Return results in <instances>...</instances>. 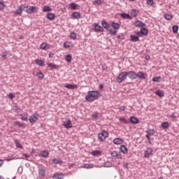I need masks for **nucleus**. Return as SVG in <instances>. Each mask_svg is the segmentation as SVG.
I'll use <instances>...</instances> for the list:
<instances>
[{
  "instance_id": "6",
  "label": "nucleus",
  "mask_w": 179,
  "mask_h": 179,
  "mask_svg": "<svg viewBox=\"0 0 179 179\" xmlns=\"http://www.w3.org/2000/svg\"><path fill=\"white\" fill-rule=\"evenodd\" d=\"M153 155V150L150 148H147L144 152V157L148 158Z\"/></svg>"
},
{
  "instance_id": "43",
  "label": "nucleus",
  "mask_w": 179,
  "mask_h": 179,
  "mask_svg": "<svg viewBox=\"0 0 179 179\" xmlns=\"http://www.w3.org/2000/svg\"><path fill=\"white\" fill-rule=\"evenodd\" d=\"M65 59L67 62H71L72 61V56L71 55H67L65 57Z\"/></svg>"
},
{
  "instance_id": "33",
  "label": "nucleus",
  "mask_w": 179,
  "mask_h": 179,
  "mask_svg": "<svg viewBox=\"0 0 179 179\" xmlns=\"http://www.w3.org/2000/svg\"><path fill=\"white\" fill-rule=\"evenodd\" d=\"M92 156H100L101 155V152L100 150H94L91 152Z\"/></svg>"
},
{
  "instance_id": "44",
  "label": "nucleus",
  "mask_w": 179,
  "mask_h": 179,
  "mask_svg": "<svg viewBox=\"0 0 179 179\" xmlns=\"http://www.w3.org/2000/svg\"><path fill=\"white\" fill-rule=\"evenodd\" d=\"M131 15L133 16V17H136V16H138V12H136V10H132Z\"/></svg>"
},
{
  "instance_id": "3",
  "label": "nucleus",
  "mask_w": 179,
  "mask_h": 179,
  "mask_svg": "<svg viewBox=\"0 0 179 179\" xmlns=\"http://www.w3.org/2000/svg\"><path fill=\"white\" fill-rule=\"evenodd\" d=\"M37 10V7L24 4V12L27 13H34Z\"/></svg>"
},
{
  "instance_id": "29",
  "label": "nucleus",
  "mask_w": 179,
  "mask_h": 179,
  "mask_svg": "<svg viewBox=\"0 0 179 179\" xmlns=\"http://www.w3.org/2000/svg\"><path fill=\"white\" fill-rule=\"evenodd\" d=\"M120 16L121 17H123V19H132V17H131V15H129V14H127L125 13H120Z\"/></svg>"
},
{
  "instance_id": "59",
  "label": "nucleus",
  "mask_w": 179,
  "mask_h": 179,
  "mask_svg": "<svg viewBox=\"0 0 179 179\" xmlns=\"http://www.w3.org/2000/svg\"><path fill=\"white\" fill-rule=\"evenodd\" d=\"M171 118H173V120H175V118H177V116L176 115V113H173L171 115H170Z\"/></svg>"
},
{
  "instance_id": "40",
  "label": "nucleus",
  "mask_w": 179,
  "mask_h": 179,
  "mask_svg": "<svg viewBox=\"0 0 179 179\" xmlns=\"http://www.w3.org/2000/svg\"><path fill=\"white\" fill-rule=\"evenodd\" d=\"M172 31H173V33H175V34L178 33V26H177V25H173V26L172 27Z\"/></svg>"
},
{
  "instance_id": "15",
  "label": "nucleus",
  "mask_w": 179,
  "mask_h": 179,
  "mask_svg": "<svg viewBox=\"0 0 179 179\" xmlns=\"http://www.w3.org/2000/svg\"><path fill=\"white\" fill-rule=\"evenodd\" d=\"M46 19H48V20H54V19H55V14L52 13H48L46 15Z\"/></svg>"
},
{
  "instance_id": "26",
  "label": "nucleus",
  "mask_w": 179,
  "mask_h": 179,
  "mask_svg": "<svg viewBox=\"0 0 179 179\" xmlns=\"http://www.w3.org/2000/svg\"><path fill=\"white\" fill-rule=\"evenodd\" d=\"M35 64H36V65H38V66H44V61L41 59H36Z\"/></svg>"
},
{
  "instance_id": "35",
  "label": "nucleus",
  "mask_w": 179,
  "mask_h": 179,
  "mask_svg": "<svg viewBox=\"0 0 179 179\" xmlns=\"http://www.w3.org/2000/svg\"><path fill=\"white\" fill-rule=\"evenodd\" d=\"M14 124L15 126L18 127V128H23V127H24V124H23V123L17 121L15 122Z\"/></svg>"
},
{
  "instance_id": "53",
  "label": "nucleus",
  "mask_w": 179,
  "mask_h": 179,
  "mask_svg": "<svg viewBox=\"0 0 179 179\" xmlns=\"http://www.w3.org/2000/svg\"><path fill=\"white\" fill-rule=\"evenodd\" d=\"M148 5H150V6H153L155 1L153 0H147Z\"/></svg>"
},
{
  "instance_id": "5",
  "label": "nucleus",
  "mask_w": 179,
  "mask_h": 179,
  "mask_svg": "<svg viewBox=\"0 0 179 179\" xmlns=\"http://www.w3.org/2000/svg\"><path fill=\"white\" fill-rule=\"evenodd\" d=\"M38 118H40V115L38 113H34L33 115L29 117V121L30 124H34V122H36Z\"/></svg>"
},
{
  "instance_id": "14",
  "label": "nucleus",
  "mask_w": 179,
  "mask_h": 179,
  "mask_svg": "<svg viewBox=\"0 0 179 179\" xmlns=\"http://www.w3.org/2000/svg\"><path fill=\"white\" fill-rule=\"evenodd\" d=\"M130 41H132V43H138V41H139V36L130 35Z\"/></svg>"
},
{
  "instance_id": "22",
  "label": "nucleus",
  "mask_w": 179,
  "mask_h": 179,
  "mask_svg": "<svg viewBox=\"0 0 179 179\" xmlns=\"http://www.w3.org/2000/svg\"><path fill=\"white\" fill-rule=\"evenodd\" d=\"M155 94H157V96H159V97H164V92H163V90H158L155 92Z\"/></svg>"
},
{
  "instance_id": "16",
  "label": "nucleus",
  "mask_w": 179,
  "mask_h": 179,
  "mask_svg": "<svg viewBox=\"0 0 179 179\" xmlns=\"http://www.w3.org/2000/svg\"><path fill=\"white\" fill-rule=\"evenodd\" d=\"M129 121L131 124H139V120L134 116L130 117Z\"/></svg>"
},
{
  "instance_id": "24",
  "label": "nucleus",
  "mask_w": 179,
  "mask_h": 179,
  "mask_svg": "<svg viewBox=\"0 0 179 179\" xmlns=\"http://www.w3.org/2000/svg\"><path fill=\"white\" fill-rule=\"evenodd\" d=\"M140 31H141V34L143 36H148V33H149V31H148V29L145 28V27H141Z\"/></svg>"
},
{
  "instance_id": "12",
  "label": "nucleus",
  "mask_w": 179,
  "mask_h": 179,
  "mask_svg": "<svg viewBox=\"0 0 179 179\" xmlns=\"http://www.w3.org/2000/svg\"><path fill=\"white\" fill-rule=\"evenodd\" d=\"M113 143L115 145H122V143H124V140L122 138H116L113 140Z\"/></svg>"
},
{
  "instance_id": "41",
  "label": "nucleus",
  "mask_w": 179,
  "mask_h": 179,
  "mask_svg": "<svg viewBox=\"0 0 179 179\" xmlns=\"http://www.w3.org/2000/svg\"><path fill=\"white\" fill-rule=\"evenodd\" d=\"M70 38H72V40H76L77 38L76 33L75 32L70 33Z\"/></svg>"
},
{
  "instance_id": "38",
  "label": "nucleus",
  "mask_w": 179,
  "mask_h": 179,
  "mask_svg": "<svg viewBox=\"0 0 179 179\" xmlns=\"http://www.w3.org/2000/svg\"><path fill=\"white\" fill-rule=\"evenodd\" d=\"M152 82H162V77L160 76H155L152 78Z\"/></svg>"
},
{
  "instance_id": "19",
  "label": "nucleus",
  "mask_w": 179,
  "mask_h": 179,
  "mask_svg": "<svg viewBox=\"0 0 179 179\" xmlns=\"http://www.w3.org/2000/svg\"><path fill=\"white\" fill-rule=\"evenodd\" d=\"M52 163H53V164H64V161L61 160V159H52L51 160Z\"/></svg>"
},
{
  "instance_id": "64",
  "label": "nucleus",
  "mask_w": 179,
  "mask_h": 179,
  "mask_svg": "<svg viewBox=\"0 0 179 179\" xmlns=\"http://www.w3.org/2000/svg\"><path fill=\"white\" fill-rule=\"evenodd\" d=\"M23 156L26 157V159H29V157H30V155H28L27 154H23Z\"/></svg>"
},
{
  "instance_id": "18",
  "label": "nucleus",
  "mask_w": 179,
  "mask_h": 179,
  "mask_svg": "<svg viewBox=\"0 0 179 179\" xmlns=\"http://www.w3.org/2000/svg\"><path fill=\"white\" fill-rule=\"evenodd\" d=\"M101 24L103 29H106V30H108L110 27V24L106 22V20L101 21Z\"/></svg>"
},
{
  "instance_id": "50",
  "label": "nucleus",
  "mask_w": 179,
  "mask_h": 179,
  "mask_svg": "<svg viewBox=\"0 0 179 179\" xmlns=\"http://www.w3.org/2000/svg\"><path fill=\"white\" fill-rule=\"evenodd\" d=\"M148 134L150 135V136L155 135V130L153 129L148 130Z\"/></svg>"
},
{
  "instance_id": "17",
  "label": "nucleus",
  "mask_w": 179,
  "mask_h": 179,
  "mask_svg": "<svg viewBox=\"0 0 179 179\" xmlns=\"http://www.w3.org/2000/svg\"><path fill=\"white\" fill-rule=\"evenodd\" d=\"M69 7L71 9H73V10H76V9H79V8H80V6L75 3H71L69 4Z\"/></svg>"
},
{
  "instance_id": "2",
  "label": "nucleus",
  "mask_w": 179,
  "mask_h": 179,
  "mask_svg": "<svg viewBox=\"0 0 179 179\" xmlns=\"http://www.w3.org/2000/svg\"><path fill=\"white\" fill-rule=\"evenodd\" d=\"M128 78V73L124 71L120 73V75L116 78V82L117 83H122Z\"/></svg>"
},
{
  "instance_id": "27",
  "label": "nucleus",
  "mask_w": 179,
  "mask_h": 179,
  "mask_svg": "<svg viewBox=\"0 0 179 179\" xmlns=\"http://www.w3.org/2000/svg\"><path fill=\"white\" fill-rule=\"evenodd\" d=\"M120 150L122 153H124V155H127V153H128V150L127 149V147L124 145L120 146Z\"/></svg>"
},
{
  "instance_id": "28",
  "label": "nucleus",
  "mask_w": 179,
  "mask_h": 179,
  "mask_svg": "<svg viewBox=\"0 0 179 179\" xmlns=\"http://www.w3.org/2000/svg\"><path fill=\"white\" fill-rule=\"evenodd\" d=\"M53 179H62L64 178V175L62 173H56L52 177Z\"/></svg>"
},
{
  "instance_id": "56",
  "label": "nucleus",
  "mask_w": 179,
  "mask_h": 179,
  "mask_svg": "<svg viewBox=\"0 0 179 179\" xmlns=\"http://www.w3.org/2000/svg\"><path fill=\"white\" fill-rule=\"evenodd\" d=\"M64 47L65 48H69V47H71V46L69 45V42H64Z\"/></svg>"
},
{
  "instance_id": "4",
  "label": "nucleus",
  "mask_w": 179,
  "mask_h": 179,
  "mask_svg": "<svg viewBox=\"0 0 179 179\" xmlns=\"http://www.w3.org/2000/svg\"><path fill=\"white\" fill-rule=\"evenodd\" d=\"M98 138L100 141V142H104L107 138H108V132L103 130L101 133L98 134Z\"/></svg>"
},
{
  "instance_id": "20",
  "label": "nucleus",
  "mask_w": 179,
  "mask_h": 179,
  "mask_svg": "<svg viewBox=\"0 0 179 179\" xmlns=\"http://www.w3.org/2000/svg\"><path fill=\"white\" fill-rule=\"evenodd\" d=\"M64 87H66V89H78V85H71V84H66Z\"/></svg>"
},
{
  "instance_id": "32",
  "label": "nucleus",
  "mask_w": 179,
  "mask_h": 179,
  "mask_svg": "<svg viewBox=\"0 0 179 179\" xmlns=\"http://www.w3.org/2000/svg\"><path fill=\"white\" fill-rule=\"evenodd\" d=\"M94 166L92 164H84L83 169H93Z\"/></svg>"
},
{
  "instance_id": "60",
  "label": "nucleus",
  "mask_w": 179,
  "mask_h": 179,
  "mask_svg": "<svg viewBox=\"0 0 179 179\" xmlns=\"http://www.w3.org/2000/svg\"><path fill=\"white\" fill-rule=\"evenodd\" d=\"M136 34L137 35V36H138V37H142V32H141V31H136Z\"/></svg>"
},
{
  "instance_id": "61",
  "label": "nucleus",
  "mask_w": 179,
  "mask_h": 179,
  "mask_svg": "<svg viewBox=\"0 0 179 179\" xmlns=\"http://www.w3.org/2000/svg\"><path fill=\"white\" fill-rule=\"evenodd\" d=\"M119 109L120 111H125V106H121Z\"/></svg>"
},
{
  "instance_id": "46",
  "label": "nucleus",
  "mask_w": 179,
  "mask_h": 179,
  "mask_svg": "<svg viewBox=\"0 0 179 179\" xmlns=\"http://www.w3.org/2000/svg\"><path fill=\"white\" fill-rule=\"evenodd\" d=\"M113 164L110 162H106L104 163V167H111Z\"/></svg>"
},
{
  "instance_id": "37",
  "label": "nucleus",
  "mask_w": 179,
  "mask_h": 179,
  "mask_svg": "<svg viewBox=\"0 0 179 179\" xmlns=\"http://www.w3.org/2000/svg\"><path fill=\"white\" fill-rule=\"evenodd\" d=\"M38 171H39L40 176H44V174H45V170L43 167H39Z\"/></svg>"
},
{
  "instance_id": "25",
  "label": "nucleus",
  "mask_w": 179,
  "mask_h": 179,
  "mask_svg": "<svg viewBox=\"0 0 179 179\" xmlns=\"http://www.w3.org/2000/svg\"><path fill=\"white\" fill-rule=\"evenodd\" d=\"M71 16L74 19H80V13L73 12V13H71Z\"/></svg>"
},
{
  "instance_id": "48",
  "label": "nucleus",
  "mask_w": 179,
  "mask_h": 179,
  "mask_svg": "<svg viewBox=\"0 0 179 179\" xmlns=\"http://www.w3.org/2000/svg\"><path fill=\"white\" fill-rule=\"evenodd\" d=\"M103 3V1L102 0H95L94 1V5H101Z\"/></svg>"
},
{
  "instance_id": "31",
  "label": "nucleus",
  "mask_w": 179,
  "mask_h": 179,
  "mask_svg": "<svg viewBox=\"0 0 179 179\" xmlns=\"http://www.w3.org/2000/svg\"><path fill=\"white\" fill-rule=\"evenodd\" d=\"M49 155H50V153H48V152H47L45 150H43L40 153V156H41V157H48V156Z\"/></svg>"
},
{
  "instance_id": "47",
  "label": "nucleus",
  "mask_w": 179,
  "mask_h": 179,
  "mask_svg": "<svg viewBox=\"0 0 179 179\" xmlns=\"http://www.w3.org/2000/svg\"><path fill=\"white\" fill-rule=\"evenodd\" d=\"M108 31H109L110 34H113V36H115V34H117V31L113 30V29H110V28L108 30Z\"/></svg>"
},
{
  "instance_id": "51",
  "label": "nucleus",
  "mask_w": 179,
  "mask_h": 179,
  "mask_svg": "<svg viewBox=\"0 0 179 179\" xmlns=\"http://www.w3.org/2000/svg\"><path fill=\"white\" fill-rule=\"evenodd\" d=\"M119 120L121 121L122 122H124V124H128V120L124 117H120Z\"/></svg>"
},
{
  "instance_id": "9",
  "label": "nucleus",
  "mask_w": 179,
  "mask_h": 179,
  "mask_svg": "<svg viewBox=\"0 0 179 179\" xmlns=\"http://www.w3.org/2000/svg\"><path fill=\"white\" fill-rule=\"evenodd\" d=\"M23 11H24V4L21 5L19 8H17L15 11V13L21 16L22 12Z\"/></svg>"
},
{
  "instance_id": "39",
  "label": "nucleus",
  "mask_w": 179,
  "mask_h": 179,
  "mask_svg": "<svg viewBox=\"0 0 179 179\" xmlns=\"http://www.w3.org/2000/svg\"><path fill=\"white\" fill-rule=\"evenodd\" d=\"M36 76L38 79H41V80L44 79V74H43V73L41 72L36 73Z\"/></svg>"
},
{
  "instance_id": "63",
  "label": "nucleus",
  "mask_w": 179,
  "mask_h": 179,
  "mask_svg": "<svg viewBox=\"0 0 179 179\" xmlns=\"http://www.w3.org/2000/svg\"><path fill=\"white\" fill-rule=\"evenodd\" d=\"M53 57H54V53L52 52L49 53V58H53Z\"/></svg>"
},
{
  "instance_id": "34",
  "label": "nucleus",
  "mask_w": 179,
  "mask_h": 179,
  "mask_svg": "<svg viewBox=\"0 0 179 179\" xmlns=\"http://www.w3.org/2000/svg\"><path fill=\"white\" fill-rule=\"evenodd\" d=\"M43 12H51L52 10V8L50 7L49 6H45L43 8Z\"/></svg>"
},
{
  "instance_id": "58",
  "label": "nucleus",
  "mask_w": 179,
  "mask_h": 179,
  "mask_svg": "<svg viewBox=\"0 0 179 179\" xmlns=\"http://www.w3.org/2000/svg\"><path fill=\"white\" fill-rule=\"evenodd\" d=\"M8 97L10 98V99H15V94H12V93H10L8 95Z\"/></svg>"
},
{
  "instance_id": "36",
  "label": "nucleus",
  "mask_w": 179,
  "mask_h": 179,
  "mask_svg": "<svg viewBox=\"0 0 179 179\" xmlns=\"http://www.w3.org/2000/svg\"><path fill=\"white\" fill-rule=\"evenodd\" d=\"M22 121H27V118H29V115L27 113H23L21 115Z\"/></svg>"
},
{
  "instance_id": "23",
  "label": "nucleus",
  "mask_w": 179,
  "mask_h": 179,
  "mask_svg": "<svg viewBox=\"0 0 179 179\" xmlns=\"http://www.w3.org/2000/svg\"><path fill=\"white\" fill-rule=\"evenodd\" d=\"M111 156H112V157H115L116 159H121V155L120 154H118V152H117V151H113L111 153Z\"/></svg>"
},
{
  "instance_id": "11",
  "label": "nucleus",
  "mask_w": 179,
  "mask_h": 179,
  "mask_svg": "<svg viewBox=\"0 0 179 179\" xmlns=\"http://www.w3.org/2000/svg\"><path fill=\"white\" fill-rule=\"evenodd\" d=\"M127 76L130 78V79H136V78H138V76L136 73H135L134 71H129L127 72Z\"/></svg>"
},
{
  "instance_id": "30",
  "label": "nucleus",
  "mask_w": 179,
  "mask_h": 179,
  "mask_svg": "<svg viewBox=\"0 0 179 179\" xmlns=\"http://www.w3.org/2000/svg\"><path fill=\"white\" fill-rule=\"evenodd\" d=\"M161 127L163 129H167L170 127V124L167 122H164L161 124Z\"/></svg>"
},
{
  "instance_id": "7",
  "label": "nucleus",
  "mask_w": 179,
  "mask_h": 179,
  "mask_svg": "<svg viewBox=\"0 0 179 179\" xmlns=\"http://www.w3.org/2000/svg\"><path fill=\"white\" fill-rule=\"evenodd\" d=\"M63 125L67 129H69L72 128V127H73L72 122L71 121V120H68L63 122Z\"/></svg>"
},
{
  "instance_id": "42",
  "label": "nucleus",
  "mask_w": 179,
  "mask_h": 179,
  "mask_svg": "<svg viewBox=\"0 0 179 179\" xmlns=\"http://www.w3.org/2000/svg\"><path fill=\"white\" fill-rule=\"evenodd\" d=\"M164 18L166 20H171L173 19V15H170V14H165L164 15Z\"/></svg>"
},
{
  "instance_id": "54",
  "label": "nucleus",
  "mask_w": 179,
  "mask_h": 179,
  "mask_svg": "<svg viewBox=\"0 0 179 179\" xmlns=\"http://www.w3.org/2000/svg\"><path fill=\"white\" fill-rule=\"evenodd\" d=\"M92 118H97V117H99V113L95 112V113H92Z\"/></svg>"
},
{
  "instance_id": "8",
  "label": "nucleus",
  "mask_w": 179,
  "mask_h": 179,
  "mask_svg": "<svg viewBox=\"0 0 179 179\" xmlns=\"http://www.w3.org/2000/svg\"><path fill=\"white\" fill-rule=\"evenodd\" d=\"M134 25L136 26V27H146V24L143 23L139 20H137L134 22Z\"/></svg>"
},
{
  "instance_id": "21",
  "label": "nucleus",
  "mask_w": 179,
  "mask_h": 179,
  "mask_svg": "<svg viewBox=\"0 0 179 179\" xmlns=\"http://www.w3.org/2000/svg\"><path fill=\"white\" fill-rule=\"evenodd\" d=\"M111 27H113V29L115 30H120V24H118L117 22H113L111 23Z\"/></svg>"
},
{
  "instance_id": "49",
  "label": "nucleus",
  "mask_w": 179,
  "mask_h": 179,
  "mask_svg": "<svg viewBox=\"0 0 179 179\" xmlns=\"http://www.w3.org/2000/svg\"><path fill=\"white\" fill-rule=\"evenodd\" d=\"M47 45L48 44L45 43H43L41 45V50H45V48H47Z\"/></svg>"
},
{
  "instance_id": "52",
  "label": "nucleus",
  "mask_w": 179,
  "mask_h": 179,
  "mask_svg": "<svg viewBox=\"0 0 179 179\" xmlns=\"http://www.w3.org/2000/svg\"><path fill=\"white\" fill-rule=\"evenodd\" d=\"M0 55L2 58V59H6V58H8V55L6 54V52H3Z\"/></svg>"
},
{
  "instance_id": "57",
  "label": "nucleus",
  "mask_w": 179,
  "mask_h": 179,
  "mask_svg": "<svg viewBox=\"0 0 179 179\" xmlns=\"http://www.w3.org/2000/svg\"><path fill=\"white\" fill-rule=\"evenodd\" d=\"M48 68H57V66L52 64V63L48 64Z\"/></svg>"
},
{
  "instance_id": "10",
  "label": "nucleus",
  "mask_w": 179,
  "mask_h": 179,
  "mask_svg": "<svg viewBox=\"0 0 179 179\" xmlns=\"http://www.w3.org/2000/svg\"><path fill=\"white\" fill-rule=\"evenodd\" d=\"M94 30L96 33H99L100 31H104V28H103V27L99 25L98 24L95 23Z\"/></svg>"
},
{
  "instance_id": "45",
  "label": "nucleus",
  "mask_w": 179,
  "mask_h": 179,
  "mask_svg": "<svg viewBox=\"0 0 179 179\" xmlns=\"http://www.w3.org/2000/svg\"><path fill=\"white\" fill-rule=\"evenodd\" d=\"M15 146L16 148H20V149L23 148V145L17 140L15 141Z\"/></svg>"
},
{
  "instance_id": "13",
  "label": "nucleus",
  "mask_w": 179,
  "mask_h": 179,
  "mask_svg": "<svg viewBox=\"0 0 179 179\" xmlns=\"http://www.w3.org/2000/svg\"><path fill=\"white\" fill-rule=\"evenodd\" d=\"M137 76H138V78H139L140 79L145 80V79H146V77L148 76V74L144 73L142 72V71H139V72L137 73Z\"/></svg>"
},
{
  "instance_id": "55",
  "label": "nucleus",
  "mask_w": 179,
  "mask_h": 179,
  "mask_svg": "<svg viewBox=\"0 0 179 179\" xmlns=\"http://www.w3.org/2000/svg\"><path fill=\"white\" fill-rule=\"evenodd\" d=\"M5 8V4L3 2L0 1V10H2Z\"/></svg>"
},
{
  "instance_id": "62",
  "label": "nucleus",
  "mask_w": 179,
  "mask_h": 179,
  "mask_svg": "<svg viewBox=\"0 0 179 179\" xmlns=\"http://www.w3.org/2000/svg\"><path fill=\"white\" fill-rule=\"evenodd\" d=\"M145 59L146 61H149L150 59V55H145Z\"/></svg>"
},
{
  "instance_id": "1",
  "label": "nucleus",
  "mask_w": 179,
  "mask_h": 179,
  "mask_svg": "<svg viewBox=\"0 0 179 179\" xmlns=\"http://www.w3.org/2000/svg\"><path fill=\"white\" fill-rule=\"evenodd\" d=\"M99 97H100V92L99 91H89L85 96V100L92 103L94 100H97Z\"/></svg>"
}]
</instances>
